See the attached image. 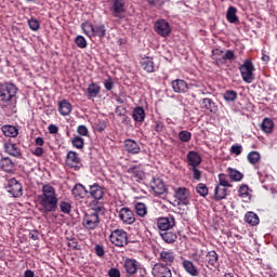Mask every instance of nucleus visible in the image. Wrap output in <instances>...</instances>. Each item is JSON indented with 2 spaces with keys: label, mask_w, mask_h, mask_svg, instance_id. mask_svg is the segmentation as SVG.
<instances>
[{
  "label": "nucleus",
  "mask_w": 277,
  "mask_h": 277,
  "mask_svg": "<svg viewBox=\"0 0 277 277\" xmlns=\"http://www.w3.org/2000/svg\"><path fill=\"white\" fill-rule=\"evenodd\" d=\"M37 200L45 213H53L57 211V192L51 184H44L42 186L41 194L38 195Z\"/></svg>",
  "instance_id": "f257e3e1"
},
{
  "label": "nucleus",
  "mask_w": 277,
  "mask_h": 277,
  "mask_svg": "<svg viewBox=\"0 0 277 277\" xmlns=\"http://www.w3.org/2000/svg\"><path fill=\"white\" fill-rule=\"evenodd\" d=\"M18 88L14 83H3L0 85V107L2 109H12L16 107V94Z\"/></svg>",
  "instance_id": "f03ea898"
},
{
  "label": "nucleus",
  "mask_w": 277,
  "mask_h": 277,
  "mask_svg": "<svg viewBox=\"0 0 277 277\" xmlns=\"http://www.w3.org/2000/svg\"><path fill=\"white\" fill-rule=\"evenodd\" d=\"M109 240L117 248H124L129 243V234L124 229H115L110 233Z\"/></svg>",
  "instance_id": "7ed1b4c3"
},
{
  "label": "nucleus",
  "mask_w": 277,
  "mask_h": 277,
  "mask_svg": "<svg viewBox=\"0 0 277 277\" xmlns=\"http://www.w3.org/2000/svg\"><path fill=\"white\" fill-rule=\"evenodd\" d=\"M239 71L245 83H252L254 81V64L252 61L246 60L239 67Z\"/></svg>",
  "instance_id": "20e7f679"
},
{
  "label": "nucleus",
  "mask_w": 277,
  "mask_h": 277,
  "mask_svg": "<svg viewBox=\"0 0 277 277\" xmlns=\"http://www.w3.org/2000/svg\"><path fill=\"white\" fill-rule=\"evenodd\" d=\"M154 29L158 36H161V38H168V36L172 34V27H170V23L163 18L157 19L155 22Z\"/></svg>",
  "instance_id": "39448f33"
},
{
  "label": "nucleus",
  "mask_w": 277,
  "mask_h": 277,
  "mask_svg": "<svg viewBox=\"0 0 277 277\" xmlns=\"http://www.w3.org/2000/svg\"><path fill=\"white\" fill-rule=\"evenodd\" d=\"M98 224H101V217H98L97 214H92L91 212L84 214L82 226L87 228V230L98 228Z\"/></svg>",
  "instance_id": "423d86ee"
},
{
  "label": "nucleus",
  "mask_w": 277,
  "mask_h": 277,
  "mask_svg": "<svg viewBox=\"0 0 277 277\" xmlns=\"http://www.w3.org/2000/svg\"><path fill=\"white\" fill-rule=\"evenodd\" d=\"M118 217L122 222V224H127L131 226V224H135V213L131 208L123 207L118 211Z\"/></svg>",
  "instance_id": "0eeeda50"
},
{
  "label": "nucleus",
  "mask_w": 277,
  "mask_h": 277,
  "mask_svg": "<svg viewBox=\"0 0 277 277\" xmlns=\"http://www.w3.org/2000/svg\"><path fill=\"white\" fill-rule=\"evenodd\" d=\"M124 0H110V12L115 18H124Z\"/></svg>",
  "instance_id": "6e6552de"
},
{
  "label": "nucleus",
  "mask_w": 277,
  "mask_h": 277,
  "mask_svg": "<svg viewBox=\"0 0 277 277\" xmlns=\"http://www.w3.org/2000/svg\"><path fill=\"white\" fill-rule=\"evenodd\" d=\"M176 259V254H174V251L172 249L162 250L159 253L158 261L161 263L160 265H168L171 267V265H174V261Z\"/></svg>",
  "instance_id": "1a4fd4ad"
},
{
  "label": "nucleus",
  "mask_w": 277,
  "mask_h": 277,
  "mask_svg": "<svg viewBox=\"0 0 277 277\" xmlns=\"http://www.w3.org/2000/svg\"><path fill=\"white\" fill-rule=\"evenodd\" d=\"M6 192L13 196V198H21L23 196V185L16 179H10L6 186Z\"/></svg>",
  "instance_id": "9d476101"
},
{
  "label": "nucleus",
  "mask_w": 277,
  "mask_h": 277,
  "mask_svg": "<svg viewBox=\"0 0 277 277\" xmlns=\"http://www.w3.org/2000/svg\"><path fill=\"white\" fill-rule=\"evenodd\" d=\"M157 226L161 233L166 230H170V228H174L176 226V221L174 220V216L169 215L167 217L158 219Z\"/></svg>",
  "instance_id": "9b49d317"
},
{
  "label": "nucleus",
  "mask_w": 277,
  "mask_h": 277,
  "mask_svg": "<svg viewBox=\"0 0 277 277\" xmlns=\"http://www.w3.org/2000/svg\"><path fill=\"white\" fill-rule=\"evenodd\" d=\"M66 166H68V168H74V170H79V168H81V158H79L77 151L67 153Z\"/></svg>",
  "instance_id": "f8f14e48"
},
{
  "label": "nucleus",
  "mask_w": 277,
  "mask_h": 277,
  "mask_svg": "<svg viewBox=\"0 0 277 277\" xmlns=\"http://www.w3.org/2000/svg\"><path fill=\"white\" fill-rule=\"evenodd\" d=\"M89 194L93 200H103V196H105V188L97 183L90 185Z\"/></svg>",
  "instance_id": "ddd939ff"
},
{
  "label": "nucleus",
  "mask_w": 277,
  "mask_h": 277,
  "mask_svg": "<svg viewBox=\"0 0 277 277\" xmlns=\"http://www.w3.org/2000/svg\"><path fill=\"white\" fill-rule=\"evenodd\" d=\"M186 161L189 168H198V166L202 163V157H200V154H198V151L190 150L186 156Z\"/></svg>",
  "instance_id": "4468645a"
},
{
  "label": "nucleus",
  "mask_w": 277,
  "mask_h": 277,
  "mask_svg": "<svg viewBox=\"0 0 277 277\" xmlns=\"http://www.w3.org/2000/svg\"><path fill=\"white\" fill-rule=\"evenodd\" d=\"M4 150L11 157H15V159H21L23 157V153L21 151V147L16 145V143H4Z\"/></svg>",
  "instance_id": "2eb2a0df"
},
{
  "label": "nucleus",
  "mask_w": 277,
  "mask_h": 277,
  "mask_svg": "<svg viewBox=\"0 0 277 277\" xmlns=\"http://www.w3.org/2000/svg\"><path fill=\"white\" fill-rule=\"evenodd\" d=\"M205 263H208L211 267H220V255H217V252L215 250L205 252Z\"/></svg>",
  "instance_id": "dca6fc26"
},
{
  "label": "nucleus",
  "mask_w": 277,
  "mask_h": 277,
  "mask_svg": "<svg viewBox=\"0 0 277 277\" xmlns=\"http://www.w3.org/2000/svg\"><path fill=\"white\" fill-rule=\"evenodd\" d=\"M175 198L179 205H189V190L185 187H180L175 190Z\"/></svg>",
  "instance_id": "f3484780"
},
{
  "label": "nucleus",
  "mask_w": 277,
  "mask_h": 277,
  "mask_svg": "<svg viewBox=\"0 0 277 277\" xmlns=\"http://www.w3.org/2000/svg\"><path fill=\"white\" fill-rule=\"evenodd\" d=\"M123 269L128 276H135L137 274V260L126 259Z\"/></svg>",
  "instance_id": "a211bd4d"
},
{
  "label": "nucleus",
  "mask_w": 277,
  "mask_h": 277,
  "mask_svg": "<svg viewBox=\"0 0 277 277\" xmlns=\"http://www.w3.org/2000/svg\"><path fill=\"white\" fill-rule=\"evenodd\" d=\"M85 94L89 101L96 98L98 94H101V84L97 82H91L87 88Z\"/></svg>",
  "instance_id": "6ab92c4d"
},
{
  "label": "nucleus",
  "mask_w": 277,
  "mask_h": 277,
  "mask_svg": "<svg viewBox=\"0 0 277 277\" xmlns=\"http://www.w3.org/2000/svg\"><path fill=\"white\" fill-rule=\"evenodd\" d=\"M173 92L176 94H185L189 88L187 87V82L183 79H175L172 81Z\"/></svg>",
  "instance_id": "aec40b11"
},
{
  "label": "nucleus",
  "mask_w": 277,
  "mask_h": 277,
  "mask_svg": "<svg viewBox=\"0 0 277 277\" xmlns=\"http://www.w3.org/2000/svg\"><path fill=\"white\" fill-rule=\"evenodd\" d=\"M150 187L155 194H158V196L166 194V184L161 179H154V181L150 182Z\"/></svg>",
  "instance_id": "412c9836"
},
{
  "label": "nucleus",
  "mask_w": 277,
  "mask_h": 277,
  "mask_svg": "<svg viewBox=\"0 0 277 277\" xmlns=\"http://www.w3.org/2000/svg\"><path fill=\"white\" fill-rule=\"evenodd\" d=\"M124 148L130 155H138L141 150L140 144L131 138L124 141Z\"/></svg>",
  "instance_id": "4be33fe9"
},
{
  "label": "nucleus",
  "mask_w": 277,
  "mask_h": 277,
  "mask_svg": "<svg viewBox=\"0 0 277 277\" xmlns=\"http://www.w3.org/2000/svg\"><path fill=\"white\" fill-rule=\"evenodd\" d=\"M71 111L72 104H70L68 100H63L58 103V114H61V116H70Z\"/></svg>",
  "instance_id": "5701e85b"
},
{
  "label": "nucleus",
  "mask_w": 277,
  "mask_h": 277,
  "mask_svg": "<svg viewBox=\"0 0 277 277\" xmlns=\"http://www.w3.org/2000/svg\"><path fill=\"white\" fill-rule=\"evenodd\" d=\"M169 267L170 266L166 264H157L155 272L158 277H172V271Z\"/></svg>",
  "instance_id": "b1692460"
},
{
  "label": "nucleus",
  "mask_w": 277,
  "mask_h": 277,
  "mask_svg": "<svg viewBox=\"0 0 277 277\" xmlns=\"http://www.w3.org/2000/svg\"><path fill=\"white\" fill-rule=\"evenodd\" d=\"M182 265L186 274H189V276H193V277L198 276V268H196V265H194L193 261L184 260Z\"/></svg>",
  "instance_id": "393cba45"
},
{
  "label": "nucleus",
  "mask_w": 277,
  "mask_h": 277,
  "mask_svg": "<svg viewBox=\"0 0 277 277\" xmlns=\"http://www.w3.org/2000/svg\"><path fill=\"white\" fill-rule=\"evenodd\" d=\"M226 18L228 23L233 25H237L239 23V17L237 16V8L229 6L226 12Z\"/></svg>",
  "instance_id": "a878e982"
},
{
  "label": "nucleus",
  "mask_w": 277,
  "mask_h": 277,
  "mask_svg": "<svg viewBox=\"0 0 277 277\" xmlns=\"http://www.w3.org/2000/svg\"><path fill=\"white\" fill-rule=\"evenodd\" d=\"M141 66L143 70H146V72H154L155 71V63L153 62V57H143L141 60Z\"/></svg>",
  "instance_id": "bb28decb"
},
{
  "label": "nucleus",
  "mask_w": 277,
  "mask_h": 277,
  "mask_svg": "<svg viewBox=\"0 0 277 277\" xmlns=\"http://www.w3.org/2000/svg\"><path fill=\"white\" fill-rule=\"evenodd\" d=\"M132 117L135 122H144L146 119V111L141 106L135 107L132 111Z\"/></svg>",
  "instance_id": "cd10ccee"
},
{
  "label": "nucleus",
  "mask_w": 277,
  "mask_h": 277,
  "mask_svg": "<svg viewBox=\"0 0 277 277\" xmlns=\"http://www.w3.org/2000/svg\"><path fill=\"white\" fill-rule=\"evenodd\" d=\"M0 168H2L4 172H14V161L9 157H4L0 160Z\"/></svg>",
  "instance_id": "c85d7f7f"
},
{
  "label": "nucleus",
  "mask_w": 277,
  "mask_h": 277,
  "mask_svg": "<svg viewBox=\"0 0 277 277\" xmlns=\"http://www.w3.org/2000/svg\"><path fill=\"white\" fill-rule=\"evenodd\" d=\"M72 196L75 198H85V194H88V190L85 189V186L83 184H77L72 190H71Z\"/></svg>",
  "instance_id": "c756f323"
},
{
  "label": "nucleus",
  "mask_w": 277,
  "mask_h": 277,
  "mask_svg": "<svg viewBox=\"0 0 277 277\" xmlns=\"http://www.w3.org/2000/svg\"><path fill=\"white\" fill-rule=\"evenodd\" d=\"M2 133L5 137H16V135H18V128L14 126H3Z\"/></svg>",
  "instance_id": "7c9ffc66"
},
{
  "label": "nucleus",
  "mask_w": 277,
  "mask_h": 277,
  "mask_svg": "<svg viewBox=\"0 0 277 277\" xmlns=\"http://www.w3.org/2000/svg\"><path fill=\"white\" fill-rule=\"evenodd\" d=\"M202 105H203L205 109L210 111V114L217 113V105H215V102H213V100L206 97L202 100Z\"/></svg>",
  "instance_id": "2f4dec72"
},
{
  "label": "nucleus",
  "mask_w": 277,
  "mask_h": 277,
  "mask_svg": "<svg viewBox=\"0 0 277 277\" xmlns=\"http://www.w3.org/2000/svg\"><path fill=\"white\" fill-rule=\"evenodd\" d=\"M160 237H161V239H163V241L166 243H174V241H176V239H177L176 234H174L173 232H169V230L161 232Z\"/></svg>",
  "instance_id": "473e14b6"
},
{
  "label": "nucleus",
  "mask_w": 277,
  "mask_h": 277,
  "mask_svg": "<svg viewBox=\"0 0 277 277\" xmlns=\"http://www.w3.org/2000/svg\"><path fill=\"white\" fill-rule=\"evenodd\" d=\"M135 213L138 215V217H146L148 213V208L146 207V203L144 202H137L134 206Z\"/></svg>",
  "instance_id": "72a5a7b5"
},
{
  "label": "nucleus",
  "mask_w": 277,
  "mask_h": 277,
  "mask_svg": "<svg viewBox=\"0 0 277 277\" xmlns=\"http://www.w3.org/2000/svg\"><path fill=\"white\" fill-rule=\"evenodd\" d=\"M261 129L264 133H272L274 131V120L271 118H264L261 124Z\"/></svg>",
  "instance_id": "f704fd0d"
},
{
  "label": "nucleus",
  "mask_w": 277,
  "mask_h": 277,
  "mask_svg": "<svg viewBox=\"0 0 277 277\" xmlns=\"http://www.w3.org/2000/svg\"><path fill=\"white\" fill-rule=\"evenodd\" d=\"M245 222H247V224H250V226H258L260 222L259 215H256V213L254 212H247L245 215Z\"/></svg>",
  "instance_id": "c9c22d12"
},
{
  "label": "nucleus",
  "mask_w": 277,
  "mask_h": 277,
  "mask_svg": "<svg viewBox=\"0 0 277 277\" xmlns=\"http://www.w3.org/2000/svg\"><path fill=\"white\" fill-rule=\"evenodd\" d=\"M227 192L224 186L217 185L214 189V200H224L227 196Z\"/></svg>",
  "instance_id": "e433bc0d"
},
{
  "label": "nucleus",
  "mask_w": 277,
  "mask_h": 277,
  "mask_svg": "<svg viewBox=\"0 0 277 277\" xmlns=\"http://www.w3.org/2000/svg\"><path fill=\"white\" fill-rule=\"evenodd\" d=\"M106 34H107V29H105V25L101 24V25L94 26L92 36H97L98 38H105Z\"/></svg>",
  "instance_id": "4c0bfd02"
},
{
  "label": "nucleus",
  "mask_w": 277,
  "mask_h": 277,
  "mask_svg": "<svg viewBox=\"0 0 277 277\" xmlns=\"http://www.w3.org/2000/svg\"><path fill=\"white\" fill-rule=\"evenodd\" d=\"M223 98L224 101H226V103H234V101H237V91H233V90L225 91Z\"/></svg>",
  "instance_id": "58836bf2"
},
{
  "label": "nucleus",
  "mask_w": 277,
  "mask_h": 277,
  "mask_svg": "<svg viewBox=\"0 0 277 277\" xmlns=\"http://www.w3.org/2000/svg\"><path fill=\"white\" fill-rule=\"evenodd\" d=\"M247 159L249 163L254 166L255 163H259V161H261V154H259V151H251L248 154Z\"/></svg>",
  "instance_id": "ea45409f"
},
{
  "label": "nucleus",
  "mask_w": 277,
  "mask_h": 277,
  "mask_svg": "<svg viewBox=\"0 0 277 277\" xmlns=\"http://www.w3.org/2000/svg\"><path fill=\"white\" fill-rule=\"evenodd\" d=\"M228 174H229V179H232V181H241V179H243V174L237 170H234L232 168H228Z\"/></svg>",
  "instance_id": "a19ab883"
},
{
  "label": "nucleus",
  "mask_w": 277,
  "mask_h": 277,
  "mask_svg": "<svg viewBox=\"0 0 277 277\" xmlns=\"http://www.w3.org/2000/svg\"><path fill=\"white\" fill-rule=\"evenodd\" d=\"M249 187L248 185H245L242 184L240 187H239V190H238V196L239 198H248L250 199V193H249Z\"/></svg>",
  "instance_id": "79ce46f5"
},
{
  "label": "nucleus",
  "mask_w": 277,
  "mask_h": 277,
  "mask_svg": "<svg viewBox=\"0 0 277 277\" xmlns=\"http://www.w3.org/2000/svg\"><path fill=\"white\" fill-rule=\"evenodd\" d=\"M196 192H197V194H199V196H202L203 198L206 196H209V188L203 183H199L197 185Z\"/></svg>",
  "instance_id": "37998d69"
},
{
  "label": "nucleus",
  "mask_w": 277,
  "mask_h": 277,
  "mask_svg": "<svg viewBox=\"0 0 277 277\" xmlns=\"http://www.w3.org/2000/svg\"><path fill=\"white\" fill-rule=\"evenodd\" d=\"M60 209L62 213L69 214L70 211H72V206L68 201H61L60 202Z\"/></svg>",
  "instance_id": "c03bdc74"
},
{
  "label": "nucleus",
  "mask_w": 277,
  "mask_h": 277,
  "mask_svg": "<svg viewBox=\"0 0 277 277\" xmlns=\"http://www.w3.org/2000/svg\"><path fill=\"white\" fill-rule=\"evenodd\" d=\"M76 45L78 49H87L88 48V41L83 36H77L75 39Z\"/></svg>",
  "instance_id": "a18cd8bd"
},
{
  "label": "nucleus",
  "mask_w": 277,
  "mask_h": 277,
  "mask_svg": "<svg viewBox=\"0 0 277 277\" xmlns=\"http://www.w3.org/2000/svg\"><path fill=\"white\" fill-rule=\"evenodd\" d=\"M179 140H181L184 143L192 141V132L184 130L179 133Z\"/></svg>",
  "instance_id": "49530a36"
},
{
  "label": "nucleus",
  "mask_w": 277,
  "mask_h": 277,
  "mask_svg": "<svg viewBox=\"0 0 277 277\" xmlns=\"http://www.w3.org/2000/svg\"><path fill=\"white\" fill-rule=\"evenodd\" d=\"M219 185L221 187H233L228 182V177L224 173L219 174Z\"/></svg>",
  "instance_id": "de8ad7c7"
},
{
  "label": "nucleus",
  "mask_w": 277,
  "mask_h": 277,
  "mask_svg": "<svg viewBox=\"0 0 277 277\" xmlns=\"http://www.w3.org/2000/svg\"><path fill=\"white\" fill-rule=\"evenodd\" d=\"M71 144L75 148H78V149H81L83 148L84 146V141H83V137L81 136H75L72 140H71Z\"/></svg>",
  "instance_id": "09e8293b"
},
{
  "label": "nucleus",
  "mask_w": 277,
  "mask_h": 277,
  "mask_svg": "<svg viewBox=\"0 0 277 277\" xmlns=\"http://www.w3.org/2000/svg\"><path fill=\"white\" fill-rule=\"evenodd\" d=\"M28 27L31 31H38L40 29V22L36 18L28 19Z\"/></svg>",
  "instance_id": "8fccbe9b"
},
{
  "label": "nucleus",
  "mask_w": 277,
  "mask_h": 277,
  "mask_svg": "<svg viewBox=\"0 0 277 277\" xmlns=\"http://www.w3.org/2000/svg\"><path fill=\"white\" fill-rule=\"evenodd\" d=\"M128 174H133V176H136V179H142V171L137 166L130 167L128 169Z\"/></svg>",
  "instance_id": "3c124183"
},
{
  "label": "nucleus",
  "mask_w": 277,
  "mask_h": 277,
  "mask_svg": "<svg viewBox=\"0 0 277 277\" xmlns=\"http://www.w3.org/2000/svg\"><path fill=\"white\" fill-rule=\"evenodd\" d=\"M193 259L196 261L199 265H202L205 263V251L195 252L193 253Z\"/></svg>",
  "instance_id": "603ef678"
},
{
  "label": "nucleus",
  "mask_w": 277,
  "mask_h": 277,
  "mask_svg": "<svg viewBox=\"0 0 277 277\" xmlns=\"http://www.w3.org/2000/svg\"><path fill=\"white\" fill-rule=\"evenodd\" d=\"M82 27V31L87 35V36H90V34L93 35L94 32V25L90 24V23H83L81 25Z\"/></svg>",
  "instance_id": "864d4df0"
},
{
  "label": "nucleus",
  "mask_w": 277,
  "mask_h": 277,
  "mask_svg": "<svg viewBox=\"0 0 277 277\" xmlns=\"http://www.w3.org/2000/svg\"><path fill=\"white\" fill-rule=\"evenodd\" d=\"M188 170L193 172L195 181H200V179L202 177V172H200V169H198V167H189Z\"/></svg>",
  "instance_id": "5fc2aeb1"
},
{
  "label": "nucleus",
  "mask_w": 277,
  "mask_h": 277,
  "mask_svg": "<svg viewBox=\"0 0 277 277\" xmlns=\"http://www.w3.org/2000/svg\"><path fill=\"white\" fill-rule=\"evenodd\" d=\"M91 214H95L98 217H101V215H105V207L104 206H96L95 208H93L92 212H90Z\"/></svg>",
  "instance_id": "6e6d98bb"
},
{
  "label": "nucleus",
  "mask_w": 277,
  "mask_h": 277,
  "mask_svg": "<svg viewBox=\"0 0 277 277\" xmlns=\"http://www.w3.org/2000/svg\"><path fill=\"white\" fill-rule=\"evenodd\" d=\"M104 88L108 92H111V90H114V80L111 79V77H108L106 80H104Z\"/></svg>",
  "instance_id": "4d7b16f0"
},
{
  "label": "nucleus",
  "mask_w": 277,
  "mask_h": 277,
  "mask_svg": "<svg viewBox=\"0 0 277 277\" xmlns=\"http://www.w3.org/2000/svg\"><path fill=\"white\" fill-rule=\"evenodd\" d=\"M241 150H243V147H241V145H233V146L230 147V153H232L233 155L239 156V155H241Z\"/></svg>",
  "instance_id": "13d9d810"
},
{
  "label": "nucleus",
  "mask_w": 277,
  "mask_h": 277,
  "mask_svg": "<svg viewBox=\"0 0 277 277\" xmlns=\"http://www.w3.org/2000/svg\"><path fill=\"white\" fill-rule=\"evenodd\" d=\"M77 133H79L80 135H82L83 137H88V127L85 126H79L77 129Z\"/></svg>",
  "instance_id": "bf43d9fd"
},
{
  "label": "nucleus",
  "mask_w": 277,
  "mask_h": 277,
  "mask_svg": "<svg viewBox=\"0 0 277 277\" xmlns=\"http://www.w3.org/2000/svg\"><path fill=\"white\" fill-rule=\"evenodd\" d=\"M222 60H235V52L233 50H227L226 53L222 56Z\"/></svg>",
  "instance_id": "052dcab7"
},
{
  "label": "nucleus",
  "mask_w": 277,
  "mask_h": 277,
  "mask_svg": "<svg viewBox=\"0 0 277 277\" xmlns=\"http://www.w3.org/2000/svg\"><path fill=\"white\" fill-rule=\"evenodd\" d=\"M94 250L95 254H97L98 256H105V248H103V246L96 245Z\"/></svg>",
  "instance_id": "680f3d73"
},
{
  "label": "nucleus",
  "mask_w": 277,
  "mask_h": 277,
  "mask_svg": "<svg viewBox=\"0 0 277 277\" xmlns=\"http://www.w3.org/2000/svg\"><path fill=\"white\" fill-rule=\"evenodd\" d=\"M48 131H49V133H51V135H55L60 131V128H57V126L51 123L48 127Z\"/></svg>",
  "instance_id": "e2e57ef3"
},
{
  "label": "nucleus",
  "mask_w": 277,
  "mask_h": 277,
  "mask_svg": "<svg viewBox=\"0 0 277 277\" xmlns=\"http://www.w3.org/2000/svg\"><path fill=\"white\" fill-rule=\"evenodd\" d=\"M108 276L109 277H120V269H118V268H110L108 271Z\"/></svg>",
  "instance_id": "0e129e2a"
},
{
  "label": "nucleus",
  "mask_w": 277,
  "mask_h": 277,
  "mask_svg": "<svg viewBox=\"0 0 277 277\" xmlns=\"http://www.w3.org/2000/svg\"><path fill=\"white\" fill-rule=\"evenodd\" d=\"M29 238L32 239V241H38V239L40 238L38 230H36V229L30 230Z\"/></svg>",
  "instance_id": "69168bd1"
},
{
  "label": "nucleus",
  "mask_w": 277,
  "mask_h": 277,
  "mask_svg": "<svg viewBox=\"0 0 277 277\" xmlns=\"http://www.w3.org/2000/svg\"><path fill=\"white\" fill-rule=\"evenodd\" d=\"M36 157H42L44 155V149L42 147H36L32 151Z\"/></svg>",
  "instance_id": "338daca9"
},
{
  "label": "nucleus",
  "mask_w": 277,
  "mask_h": 277,
  "mask_svg": "<svg viewBox=\"0 0 277 277\" xmlns=\"http://www.w3.org/2000/svg\"><path fill=\"white\" fill-rule=\"evenodd\" d=\"M155 131H157V133H161V131H163V123L161 121L156 122Z\"/></svg>",
  "instance_id": "774afa93"
}]
</instances>
